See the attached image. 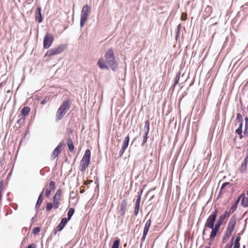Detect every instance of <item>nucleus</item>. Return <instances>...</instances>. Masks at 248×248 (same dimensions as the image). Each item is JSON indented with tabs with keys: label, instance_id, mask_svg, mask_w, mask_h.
Returning a JSON list of instances; mask_svg holds the SVG:
<instances>
[{
	"label": "nucleus",
	"instance_id": "nucleus-36",
	"mask_svg": "<svg viewBox=\"0 0 248 248\" xmlns=\"http://www.w3.org/2000/svg\"><path fill=\"white\" fill-rule=\"evenodd\" d=\"M50 99L49 96H46L44 99L41 102V104L42 105H44L46 104Z\"/></svg>",
	"mask_w": 248,
	"mask_h": 248
},
{
	"label": "nucleus",
	"instance_id": "nucleus-51",
	"mask_svg": "<svg viewBox=\"0 0 248 248\" xmlns=\"http://www.w3.org/2000/svg\"><path fill=\"white\" fill-rule=\"evenodd\" d=\"M36 245L34 244H31L30 245H29L27 248H36Z\"/></svg>",
	"mask_w": 248,
	"mask_h": 248
},
{
	"label": "nucleus",
	"instance_id": "nucleus-28",
	"mask_svg": "<svg viewBox=\"0 0 248 248\" xmlns=\"http://www.w3.org/2000/svg\"><path fill=\"white\" fill-rule=\"evenodd\" d=\"M56 188L55 183L54 181H50L49 184V188L52 191H54Z\"/></svg>",
	"mask_w": 248,
	"mask_h": 248
},
{
	"label": "nucleus",
	"instance_id": "nucleus-45",
	"mask_svg": "<svg viewBox=\"0 0 248 248\" xmlns=\"http://www.w3.org/2000/svg\"><path fill=\"white\" fill-rule=\"evenodd\" d=\"M229 184H230V183L228 182L224 183L221 186V190H222L223 188H224L226 186H228Z\"/></svg>",
	"mask_w": 248,
	"mask_h": 248
},
{
	"label": "nucleus",
	"instance_id": "nucleus-13",
	"mask_svg": "<svg viewBox=\"0 0 248 248\" xmlns=\"http://www.w3.org/2000/svg\"><path fill=\"white\" fill-rule=\"evenodd\" d=\"M127 200L124 199L122 201L120 207V212L121 215L122 216H124L125 215V213L127 210Z\"/></svg>",
	"mask_w": 248,
	"mask_h": 248
},
{
	"label": "nucleus",
	"instance_id": "nucleus-29",
	"mask_svg": "<svg viewBox=\"0 0 248 248\" xmlns=\"http://www.w3.org/2000/svg\"><path fill=\"white\" fill-rule=\"evenodd\" d=\"M236 119L240 123L239 124H241L242 125H243V118L242 115L241 114L237 113Z\"/></svg>",
	"mask_w": 248,
	"mask_h": 248
},
{
	"label": "nucleus",
	"instance_id": "nucleus-54",
	"mask_svg": "<svg viewBox=\"0 0 248 248\" xmlns=\"http://www.w3.org/2000/svg\"><path fill=\"white\" fill-rule=\"evenodd\" d=\"M245 127H248V117H245Z\"/></svg>",
	"mask_w": 248,
	"mask_h": 248
},
{
	"label": "nucleus",
	"instance_id": "nucleus-26",
	"mask_svg": "<svg viewBox=\"0 0 248 248\" xmlns=\"http://www.w3.org/2000/svg\"><path fill=\"white\" fill-rule=\"evenodd\" d=\"M241 204L245 207L248 206V198H245L244 195L242 196Z\"/></svg>",
	"mask_w": 248,
	"mask_h": 248
},
{
	"label": "nucleus",
	"instance_id": "nucleus-52",
	"mask_svg": "<svg viewBox=\"0 0 248 248\" xmlns=\"http://www.w3.org/2000/svg\"><path fill=\"white\" fill-rule=\"evenodd\" d=\"M248 162V155H247V157L245 158V159H244V162L242 164L247 165Z\"/></svg>",
	"mask_w": 248,
	"mask_h": 248
},
{
	"label": "nucleus",
	"instance_id": "nucleus-30",
	"mask_svg": "<svg viewBox=\"0 0 248 248\" xmlns=\"http://www.w3.org/2000/svg\"><path fill=\"white\" fill-rule=\"evenodd\" d=\"M120 242V240H115L113 243L111 248H119Z\"/></svg>",
	"mask_w": 248,
	"mask_h": 248
},
{
	"label": "nucleus",
	"instance_id": "nucleus-4",
	"mask_svg": "<svg viewBox=\"0 0 248 248\" xmlns=\"http://www.w3.org/2000/svg\"><path fill=\"white\" fill-rule=\"evenodd\" d=\"M90 14V7L88 5L83 6L80 14V26L83 27L87 21Z\"/></svg>",
	"mask_w": 248,
	"mask_h": 248
},
{
	"label": "nucleus",
	"instance_id": "nucleus-16",
	"mask_svg": "<svg viewBox=\"0 0 248 248\" xmlns=\"http://www.w3.org/2000/svg\"><path fill=\"white\" fill-rule=\"evenodd\" d=\"M67 145L68 146L69 150L70 152L73 153L74 150V145L72 140L69 138L67 139Z\"/></svg>",
	"mask_w": 248,
	"mask_h": 248
},
{
	"label": "nucleus",
	"instance_id": "nucleus-40",
	"mask_svg": "<svg viewBox=\"0 0 248 248\" xmlns=\"http://www.w3.org/2000/svg\"><path fill=\"white\" fill-rule=\"evenodd\" d=\"M237 206L234 204H233L230 209V210L233 213L237 209Z\"/></svg>",
	"mask_w": 248,
	"mask_h": 248
},
{
	"label": "nucleus",
	"instance_id": "nucleus-27",
	"mask_svg": "<svg viewBox=\"0 0 248 248\" xmlns=\"http://www.w3.org/2000/svg\"><path fill=\"white\" fill-rule=\"evenodd\" d=\"M150 129V123L149 121H146L145 123V125L144 127V133H148Z\"/></svg>",
	"mask_w": 248,
	"mask_h": 248
},
{
	"label": "nucleus",
	"instance_id": "nucleus-64",
	"mask_svg": "<svg viewBox=\"0 0 248 248\" xmlns=\"http://www.w3.org/2000/svg\"><path fill=\"white\" fill-rule=\"evenodd\" d=\"M2 84V83H0V86H1Z\"/></svg>",
	"mask_w": 248,
	"mask_h": 248
},
{
	"label": "nucleus",
	"instance_id": "nucleus-9",
	"mask_svg": "<svg viewBox=\"0 0 248 248\" xmlns=\"http://www.w3.org/2000/svg\"><path fill=\"white\" fill-rule=\"evenodd\" d=\"M62 192V189L60 188L57 191L56 194L53 197V202L54 204V208L55 209H57L60 206V202L59 201L60 200Z\"/></svg>",
	"mask_w": 248,
	"mask_h": 248
},
{
	"label": "nucleus",
	"instance_id": "nucleus-22",
	"mask_svg": "<svg viewBox=\"0 0 248 248\" xmlns=\"http://www.w3.org/2000/svg\"><path fill=\"white\" fill-rule=\"evenodd\" d=\"M242 126L243 125L239 124L238 128L236 129L235 132L239 136V139H241L243 137L242 135Z\"/></svg>",
	"mask_w": 248,
	"mask_h": 248
},
{
	"label": "nucleus",
	"instance_id": "nucleus-38",
	"mask_svg": "<svg viewBox=\"0 0 248 248\" xmlns=\"http://www.w3.org/2000/svg\"><path fill=\"white\" fill-rule=\"evenodd\" d=\"M147 233H146V232H143V235L141 239V244L140 245V248H141L143 242L145 241V238L146 237Z\"/></svg>",
	"mask_w": 248,
	"mask_h": 248
},
{
	"label": "nucleus",
	"instance_id": "nucleus-58",
	"mask_svg": "<svg viewBox=\"0 0 248 248\" xmlns=\"http://www.w3.org/2000/svg\"><path fill=\"white\" fill-rule=\"evenodd\" d=\"M80 192L81 193H83L84 192V190H82Z\"/></svg>",
	"mask_w": 248,
	"mask_h": 248
},
{
	"label": "nucleus",
	"instance_id": "nucleus-42",
	"mask_svg": "<svg viewBox=\"0 0 248 248\" xmlns=\"http://www.w3.org/2000/svg\"><path fill=\"white\" fill-rule=\"evenodd\" d=\"M51 190H50L48 188H46V194H45V196L46 197L48 198L50 196V194H51Z\"/></svg>",
	"mask_w": 248,
	"mask_h": 248
},
{
	"label": "nucleus",
	"instance_id": "nucleus-57",
	"mask_svg": "<svg viewBox=\"0 0 248 248\" xmlns=\"http://www.w3.org/2000/svg\"><path fill=\"white\" fill-rule=\"evenodd\" d=\"M209 245H211V243H209ZM210 247V246H209L206 247L205 248H209Z\"/></svg>",
	"mask_w": 248,
	"mask_h": 248
},
{
	"label": "nucleus",
	"instance_id": "nucleus-48",
	"mask_svg": "<svg viewBox=\"0 0 248 248\" xmlns=\"http://www.w3.org/2000/svg\"><path fill=\"white\" fill-rule=\"evenodd\" d=\"M3 180H1V181L0 182V193H1V192H2V189H3Z\"/></svg>",
	"mask_w": 248,
	"mask_h": 248
},
{
	"label": "nucleus",
	"instance_id": "nucleus-15",
	"mask_svg": "<svg viewBox=\"0 0 248 248\" xmlns=\"http://www.w3.org/2000/svg\"><path fill=\"white\" fill-rule=\"evenodd\" d=\"M68 221V220L67 219H66V217L62 218L61 221V222L58 224V225L56 227V231L58 232L62 231L65 225L67 224Z\"/></svg>",
	"mask_w": 248,
	"mask_h": 248
},
{
	"label": "nucleus",
	"instance_id": "nucleus-49",
	"mask_svg": "<svg viewBox=\"0 0 248 248\" xmlns=\"http://www.w3.org/2000/svg\"><path fill=\"white\" fill-rule=\"evenodd\" d=\"M224 221H223L222 220H220V219H218L217 221L216 222V223L217 224H218V225H220L221 226L222 224H223Z\"/></svg>",
	"mask_w": 248,
	"mask_h": 248
},
{
	"label": "nucleus",
	"instance_id": "nucleus-5",
	"mask_svg": "<svg viewBox=\"0 0 248 248\" xmlns=\"http://www.w3.org/2000/svg\"><path fill=\"white\" fill-rule=\"evenodd\" d=\"M217 214L218 211L217 209H215L207 218L204 225L205 228H208L210 229L215 224V223L216 221Z\"/></svg>",
	"mask_w": 248,
	"mask_h": 248
},
{
	"label": "nucleus",
	"instance_id": "nucleus-10",
	"mask_svg": "<svg viewBox=\"0 0 248 248\" xmlns=\"http://www.w3.org/2000/svg\"><path fill=\"white\" fill-rule=\"evenodd\" d=\"M142 193V190H141L140 192H139L138 193V195L137 196V198L136 199L135 204V207H134V215L137 216L138 215L139 212V208H140V202L141 200V197Z\"/></svg>",
	"mask_w": 248,
	"mask_h": 248
},
{
	"label": "nucleus",
	"instance_id": "nucleus-53",
	"mask_svg": "<svg viewBox=\"0 0 248 248\" xmlns=\"http://www.w3.org/2000/svg\"><path fill=\"white\" fill-rule=\"evenodd\" d=\"M224 248H232V244H230V243H227Z\"/></svg>",
	"mask_w": 248,
	"mask_h": 248
},
{
	"label": "nucleus",
	"instance_id": "nucleus-8",
	"mask_svg": "<svg viewBox=\"0 0 248 248\" xmlns=\"http://www.w3.org/2000/svg\"><path fill=\"white\" fill-rule=\"evenodd\" d=\"M54 37L50 33L47 32L44 38L43 47L45 49H48L52 44Z\"/></svg>",
	"mask_w": 248,
	"mask_h": 248
},
{
	"label": "nucleus",
	"instance_id": "nucleus-44",
	"mask_svg": "<svg viewBox=\"0 0 248 248\" xmlns=\"http://www.w3.org/2000/svg\"><path fill=\"white\" fill-rule=\"evenodd\" d=\"M126 149L125 148H121L120 152H119V156L121 157L122 156L124 153Z\"/></svg>",
	"mask_w": 248,
	"mask_h": 248
},
{
	"label": "nucleus",
	"instance_id": "nucleus-33",
	"mask_svg": "<svg viewBox=\"0 0 248 248\" xmlns=\"http://www.w3.org/2000/svg\"><path fill=\"white\" fill-rule=\"evenodd\" d=\"M148 134V133H144L143 136V140H142V142L141 143V146H143L147 142Z\"/></svg>",
	"mask_w": 248,
	"mask_h": 248
},
{
	"label": "nucleus",
	"instance_id": "nucleus-6",
	"mask_svg": "<svg viewBox=\"0 0 248 248\" xmlns=\"http://www.w3.org/2000/svg\"><path fill=\"white\" fill-rule=\"evenodd\" d=\"M65 47L66 46L62 44L57 47L50 49L47 51L45 54V56L52 57L55 55L60 54L64 51Z\"/></svg>",
	"mask_w": 248,
	"mask_h": 248
},
{
	"label": "nucleus",
	"instance_id": "nucleus-25",
	"mask_svg": "<svg viewBox=\"0 0 248 248\" xmlns=\"http://www.w3.org/2000/svg\"><path fill=\"white\" fill-rule=\"evenodd\" d=\"M129 142V137L128 136H126L123 141V144L122 145V148L126 149L128 146Z\"/></svg>",
	"mask_w": 248,
	"mask_h": 248
},
{
	"label": "nucleus",
	"instance_id": "nucleus-32",
	"mask_svg": "<svg viewBox=\"0 0 248 248\" xmlns=\"http://www.w3.org/2000/svg\"><path fill=\"white\" fill-rule=\"evenodd\" d=\"M212 12V8L211 6H207L205 9V11L204 12H207L208 14V15H205L204 16H206V17H208L210 14Z\"/></svg>",
	"mask_w": 248,
	"mask_h": 248
},
{
	"label": "nucleus",
	"instance_id": "nucleus-62",
	"mask_svg": "<svg viewBox=\"0 0 248 248\" xmlns=\"http://www.w3.org/2000/svg\"><path fill=\"white\" fill-rule=\"evenodd\" d=\"M9 92H10V91H9V90H8V91H7V93H9Z\"/></svg>",
	"mask_w": 248,
	"mask_h": 248
},
{
	"label": "nucleus",
	"instance_id": "nucleus-11",
	"mask_svg": "<svg viewBox=\"0 0 248 248\" xmlns=\"http://www.w3.org/2000/svg\"><path fill=\"white\" fill-rule=\"evenodd\" d=\"M241 240L240 234L239 233L237 234L236 237H232L231 240L230 244H232L233 248H240V241Z\"/></svg>",
	"mask_w": 248,
	"mask_h": 248
},
{
	"label": "nucleus",
	"instance_id": "nucleus-43",
	"mask_svg": "<svg viewBox=\"0 0 248 248\" xmlns=\"http://www.w3.org/2000/svg\"><path fill=\"white\" fill-rule=\"evenodd\" d=\"M242 196H244V194H241L240 197L235 201L234 203L233 204H235L237 206L238 204L240 202L241 198L242 197Z\"/></svg>",
	"mask_w": 248,
	"mask_h": 248
},
{
	"label": "nucleus",
	"instance_id": "nucleus-56",
	"mask_svg": "<svg viewBox=\"0 0 248 248\" xmlns=\"http://www.w3.org/2000/svg\"><path fill=\"white\" fill-rule=\"evenodd\" d=\"M92 182H93V181H89L85 182H84V185H87L90 184L91 183H92Z\"/></svg>",
	"mask_w": 248,
	"mask_h": 248
},
{
	"label": "nucleus",
	"instance_id": "nucleus-39",
	"mask_svg": "<svg viewBox=\"0 0 248 248\" xmlns=\"http://www.w3.org/2000/svg\"><path fill=\"white\" fill-rule=\"evenodd\" d=\"M220 226V225H218V224L216 223L210 229H214L219 231Z\"/></svg>",
	"mask_w": 248,
	"mask_h": 248
},
{
	"label": "nucleus",
	"instance_id": "nucleus-3",
	"mask_svg": "<svg viewBox=\"0 0 248 248\" xmlns=\"http://www.w3.org/2000/svg\"><path fill=\"white\" fill-rule=\"evenodd\" d=\"M91 160V151L87 149L85 151L83 157L80 162L79 170L81 172H84L90 164Z\"/></svg>",
	"mask_w": 248,
	"mask_h": 248
},
{
	"label": "nucleus",
	"instance_id": "nucleus-7",
	"mask_svg": "<svg viewBox=\"0 0 248 248\" xmlns=\"http://www.w3.org/2000/svg\"><path fill=\"white\" fill-rule=\"evenodd\" d=\"M237 219V217L236 214H234L231 217L228 222L225 232L232 234L235 229Z\"/></svg>",
	"mask_w": 248,
	"mask_h": 248
},
{
	"label": "nucleus",
	"instance_id": "nucleus-18",
	"mask_svg": "<svg viewBox=\"0 0 248 248\" xmlns=\"http://www.w3.org/2000/svg\"><path fill=\"white\" fill-rule=\"evenodd\" d=\"M43 191H42V192L39 195V197L38 198V200L36 203L35 207L37 210L40 206V205L43 202Z\"/></svg>",
	"mask_w": 248,
	"mask_h": 248
},
{
	"label": "nucleus",
	"instance_id": "nucleus-1",
	"mask_svg": "<svg viewBox=\"0 0 248 248\" xmlns=\"http://www.w3.org/2000/svg\"><path fill=\"white\" fill-rule=\"evenodd\" d=\"M105 62L101 59L97 62V65L101 69H108L109 68L115 71L118 66V62L116 60L114 55L113 50L112 48H110L105 54Z\"/></svg>",
	"mask_w": 248,
	"mask_h": 248
},
{
	"label": "nucleus",
	"instance_id": "nucleus-21",
	"mask_svg": "<svg viewBox=\"0 0 248 248\" xmlns=\"http://www.w3.org/2000/svg\"><path fill=\"white\" fill-rule=\"evenodd\" d=\"M211 229L212 230V231L210 235L209 239L210 241H212L213 240H214V238L216 236L218 231L214 229Z\"/></svg>",
	"mask_w": 248,
	"mask_h": 248
},
{
	"label": "nucleus",
	"instance_id": "nucleus-19",
	"mask_svg": "<svg viewBox=\"0 0 248 248\" xmlns=\"http://www.w3.org/2000/svg\"><path fill=\"white\" fill-rule=\"evenodd\" d=\"M232 234L225 232L223 236L222 243L223 244L226 243L230 239V237L232 236Z\"/></svg>",
	"mask_w": 248,
	"mask_h": 248
},
{
	"label": "nucleus",
	"instance_id": "nucleus-60",
	"mask_svg": "<svg viewBox=\"0 0 248 248\" xmlns=\"http://www.w3.org/2000/svg\"><path fill=\"white\" fill-rule=\"evenodd\" d=\"M182 20H186V18H183V16H182Z\"/></svg>",
	"mask_w": 248,
	"mask_h": 248
},
{
	"label": "nucleus",
	"instance_id": "nucleus-41",
	"mask_svg": "<svg viewBox=\"0 0 248 248\" xmlns=\"http://www.w3.org/2000/svg\"><path fill=\"white\" fill-rule=\"evenodd\" d=\"M232 213H233L229 210V211H226L225 212H224L223 214L225 215L227 218H228L230 217V215Z\"/></svg>",
	"mask_w": 248,
	"mask_h": 248
},
{
	"label": "nucleus",
	"instance_id": "nucleus-34",
	"mask_svg": "<svg viewBox=\"0 0 248 248\" xmlns=\"http://www.w3.org/2000/svg\"><path fill=\"white\" fill-rule=\"evenodd\" d=\"M247 165H246L245 164H242L241 165V168H240V172L241 173H243L245 172L246 170V169H247Z\"/></svg>",
	"mask_w": 248,
	"mask_h": 248
},
{
	"label": "nucleus",
	"instance_id": "nucleus-59",
	"mask_svg": "<svg viewBox=\"0 0 248 248\" xmlns=\"http://www.w3.org/2000/svg\"><path fill=\"white\" fill-rule=\"evenodd\" d=\"M1 193H0V201H1Z\"/></svg>",
	"mask_w": 248,
	"mask_h": 248
},
{
	"label": "nucleus",
	"instance_id": "nucleus-12",
	"mask_svg": "<svg viewBox=\"0 0 248 248\" xmlns=\"http://www.w3.org/2000/svg\"><path fill=\"white\" fill-rule=\"evenodd\" d=\"M64 145V143L62 142H60L58 144L52 153L51 157L53 159L55 158L58 156V155L61 153L62 147Z\"/></svg>",
	"mask_w": 248,
	"mask_h": 248
},
{
	"label": "nucleus",
	"instance_id": "nucleus-46",
	"mask_svg": "<svg viewBox=\"0 0 248 248\" xmlns=\"http://www.w3.org/2000/svg\"><path fill=\"white\" fill-rule=\"evenodd\" d=\"M227 218L225 216V215H224L223 214L221 215L219 217V219H220V220H222L223 221H224V219Z\"/></svg>",
	"mask_w": 248,
	"mask_h": 248
},
{
	"label": "nucleus",
	"instance_id": "nucleus-2",
	"mask_svg": "<svg viewBox=\"0 0 248 248\" xmlns=\"http://www.w3.org/2000/svg\"><path fill=\"white\" fill-rule=\"evenodd\" d=\"M71 105V102L69 99L64 100L61 107L59 108L57 112L58 120H60L66 114L69 109Z\"/></svg>",
	"mask_w": 248,
	"mask_h": 248
},
{
	"label": "nucleus",
	"instance_id": "nucleus-47",
	"mask_svg": "<svg viewBox=\"0 0 248 248\" xmlns=\"http://www.w3.org/2000/svg\"><path fill=\"white\" fill-rule=\"evenodd\" d=\"M244 135L245 136H248V127H245V129L244 132Z\"/></svg>",
	"mask_w": 248,
	"mask_h": 248
},
{
	"label": "nucleus",
	"instance_id": "nucleus-14",
	"mask_svg": "<svg viewBox=\"0 0 248 248\" xmlns=\"http://www.w3.org/2000/svg\"><path fill=\"white\" fill-rule=\"evenodd\" d=\"M42 9L41 7H37L35 13V20L39 23H41L43 21V18L41 14Z\"/></svg>",
	"mask_w": 248,
	"mask_h": 248
},
{
	"label": "nucleus",
	"instance_id": "nucleus-23",
	"mask_svg": "<svg viewBox=\"0 0 248 248\" xmlns=\"http://www.w3.org/2000/svg\"><path fill=\"white\" fill-rule=\"evenodd\" d=\"M75 212V209L73 208H70L67 213V217H66L68 221L71 218V217L73 215Z\"/></svg>",
	"mask_w": 248,
	"mask_h": 248
},
{
	"label": "nucleus",
	"instance_id": "nucleus-37",
	"mask_svg": "<svg viewBox=\"0 0 248 248\" xmlns=\"http://www.w3.org/2000/svg\"><path fill=\"white\" fill-rule=\"evenodd\" d=\"M40 231V228L39 227H35L32 230V233L36 235Z\"/></svg>",
	"mask_w": 248,
	"mask_h": 248
},
{
	"label": "nucleus",
	"instance_id": "nucleus-17",
	"mask_svg": "<svg viewBox=\"0 0 248 248\" xmlns=\"http://www.w3.org/2000/svg\"><path fill=\"white\" fill-rule=\"evenodd\" d=\"M181 76V72L180 71L178 72L175 78L174 79V83L172 86L171 87V89L172 88L173 90L174 89L175 87L176 86V85L179 83V81L180 80Z\"/></svg>",
	"mask_w": 248,
	"mask_h": 248
},
{
	"label": "nucleus",
	"instance_id": "nucleus-50",
	"mask_svg": "<svg viewBox=\"0 0 248 248\" xmlns=\"http://www.w3.org/2000/svg\"><path fill=\"white\" fill-rule=\"evenodd\" d=\"M180 28H181V25L179 24L177 26V34H176V38H177V37H178V34L179 33V32L180 31Z\"/></svg>",
	"mask_w": 248,
	"mask_h": 248
},
{
	"label": "nucleus",
	"instance_id": "nucleus-31",
	"mask_svg": "<svg viewBox=\"0 0 248 248\" xmlns=\"http://www.w3.org/2000/svg\"><path fill=\"white\" fill-rule=\"evenodd\" d=\"M53 207H54V204H53L51 202L47 203L46 206V211L47 212L50 211Z\"/></svg>",
	"mask_w": 248,
	"mask_h": 248
},
{
	"label": "nucleus",
	"instance_id": "nucleus-63",
	"mask_svg": "<svg viewBox=\"0 0 248 248\" xmlns=\"http://www.w3.org/2000/svg\"><path fill=\"white\" fill-rule=\"evenodd\" d=\"M247 195L248 196V191H247Z\"/></svg>",
	"mask_w": 248,
	"mask_h": 248
},
{
	"label": "nucleus",
	"instance_id": "nucleus-61",
	"mask_svg": "<svg viewBox=\"0 0 248 248\" xmlns=\"http://www.w3.org/2000/svg\"><path fill=\"white\" fill-rule=\"evenodd\" d=\"M242 248H246V246L244 245L242 247Z\"/></svg>",
	"mask_w": 248,
	"mask_h": 248
},
{
	"label": "nucleus",
	"instance_id": "nucleus-55",
	"mask_svg": "<svg viewBox=\"0 0 248 248\" xmlns=\"http://www.w3.org/2000/svg\"><path fill=\"white\" fill-rule=\"evenodd\" d=\"M207 228H205V226H204V228H203V232H202V237H203V239H204V235L205 234V231L206 230Z\"/></svg>",
	"mask_w": 248,
	"mask_h": 248
},
{
	"label": "nucleus",
	"instance_id": "nucleus-35",
	"mask_svg": "<svg viewBox=\"0 0 248 248\" xmlns=\"http://www.w3.org/2000/svg\"><path fill=\"white\" fill-rule=\"evenodd\" d=\"M25 117L24 116H22V117H21L17 122V123L18 125H21L22 124H23L24 123V121H25Z\"/></svg>",
	"mask_w": 248,
	"mask_h": 248
},
{
	"label": "nucleus",
	"instance_id": "nucleus-20",
	"mask_svg": "<svg viewBox=\"0 0 248 248\" xmlns=\"http://www.w3.org/2000/svg\"><path fill=\"white\" fill-rule=\"evenodd\" d=\"M31 109L29 107H24L21 111V113L23 116L25 117L27 116L30 112Z\"/></svg>",
	"mask_w": 248,
	"mask_h": 248
},
{
	"label": "nucleus",
	"instance_id": "nucleus-24",
	"mask_svg": "<svg viewBox=\"0 0 248 248\" xmlns=\"http://www.w3.org/2000/svg\"><path fill=\"white\" fill-rule=\"evenodd\" d=\"M151 220L150 219L148 220L147 221L146 223H145V227H144V230H143V232H146V233H148V232L149 231V228L151 226Z\"/></svg>",
	"mask_w": 248,
	"mask_h": 248
}]
</instances>
